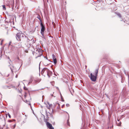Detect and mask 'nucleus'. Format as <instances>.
<instances>
[{"label": "nucleus", "instance_id": "obj_21", "mask_svg": "<svg viewBox=\"0 0 129 129\" xmlns=\"http://www.w3.org/2000/svg\"><path fill=\"white\" fill-rule=\"evenodd\" d=\"M21 36L22 37L24 38L25 37V36H26L24 34H22V33Z\"/></svg>", "mask_w": 129, "mask_h": 129}, {"label": "nucleus", "instance_id": "obj_43", "mask_svg": "<svg viewBox=\"0 0 129 129\" xmlns=\"http://www.w3.org/2000/svg\"><path fill=\"white\" fill-rule=\"evenodd\" d=\"M45 57V58H46V59H47V57Z\"/></svg>", "mask_w": 129, "mask_h": 129}, {"label": "nucleus", "instance_id": "obj_12", "mask_svg": "<svg viewBox=\"0 0 129 129\" xmlns=\"http://www.w3.org/2000/svg\"><path fill=\"white\" fill-rule=\"evenodd\" d=\"M28 37L29 39V41H32L33 39V41H34V39L31 36H29Z\"/></svg>", "mask_w": 129, "mask_h": 129}, {"label": "nucleus", "instance_id": "obj_23", "mask_svg": "<svg viewBox=\"0 0 129 129\" xmlns=\"http://www.w3.org/2000/svg\"><path fill=\"white\" fill-rule=\"evenodd\" d=\"M53 59L56 58L55 55L54 54H53L52 55Z\"/></svg>", "mask_w": 129, "mask_h": 129}, {"label": "nucleus", "instance_id": "obj_18", "mask_svg": "<svg viewBox=\"0 0 129 129\" xmlns=\"http://www.w3.org/2000/svg\"><path fill=\"white\" fill-rule=\"evenodd\" d=\"M67 125H68L69 126H70V123H69V119H68L67 120Z\"/></svg>", "mask_w": 129, "mask_h": 129}, {"label": "nucleus", "instance_id": "obj_11", "mask_svg": "<svg viewBox=\"0 0 129 129\" xmlns=\"http://www.w3.org/2000/svg\"><path fill=\"white\" fill-rule=\"evenodd\" d=\"M23 42L25 44L28 43V41L27 40L25 39V37L23 39Z\"/></svg>", "mask_w": 129, "mask_h": 129}, {"label": "nucleus", "instance_id": "obj_45", "mask_svg": "<svg viewBox=\"0 0 129 129\" xmlns=\"http://www.w3.org/2000/svg\"><path fill=\"white\" fill-rule=\"evenodd\" d=\"M117 121H119V119H117Z\"/></svg>", "mask_w": 129, "mask_h": 129}, {"label": "nucleus", "instance_id": "obj_32", "mask_svg": "<svg viewBox=\"0 0 129 129\" xmlns=\"http://www.w3.org/2000/svg\"><path fill=\"white\" fill-rule=\"evenodd\" d=\"M113 124L112 126H111L110 127V128L111 129L113 127Z\"/></svg>", "mask_w": 129, "mask_h": 129}, {"label": "nucleus", "instance_id": "obj_7", "mask_svg": "<svg viewBox=\"0 0 129 129\" xmlns=\"http://www.w3.org/2000/svg\"><path fill=\"white\" fill-rule=\"evenodd\" d=\"M52 72L49 70L48 71V73L47 74L46 76H47L49 78H50L51 76H52Z\"/></svg>", "mask_w": 129, "mask_h": 129}, {"label": "nucleus", "instance_id": "obj_1", "mask_svg": "<svg viewBox=\"0 0 129 129\" xmlns=\"http://www.w3.org/2000/svg\"><path fill=\"white\" fill-rule=\"evenodd\" d=\"M98 72V69L95 70L94 74L95 75L92 74V73H91L90 78L92 81L95 82L96 81Z\"/></svg>", "mask_w": 129, "mask_h": 129}, {"label": "nucleus", "instance_id": "obj_20", "mask_svg": "<svg viewBox=\"0 0 129 129\" xmlns=\"http://www.w3.org/2000/svg\"><path fill=\"white\" fill-rule=\"evenodd\" d=\"M7 86L5 85L3 86V88L4 89H6L7 88Z\"/></svg>", "mask_w": 129, "mask_h": 129}, {"label": "nucleus", "instance_id": "obj_2", "mask_svg": "<svg viewBox=\"0 0 129 129\" xmlns=\"http://www.w3.org/2000/svg\"><path fill=\"white\" fill-rule=\"evenodd\" d=\"M40 26L41 27V33L43 37H44V32L45 29V27L43 24L42 22H41Z\"/></svg>", "mask_w": 129, "mask_h": 129}, {"label": "nucleus", "instance_id": "obj_44", "mask_svg": "<svg viewBox=\"0 0 129 129\" xmlns=\"http://www.w3.org/2000/svg\"><path fill=\"white\" fill-rule=\"evenodd\" d=\"M8 58L9 59V60L10 59V58H9V57H8Z\"/></svg>", "mask_w": 129, "mask_h": 129}, {"label": "nucleus", "instance_id": "obj_25", "mask_svg": "<svg viewBox=\"0 0 129 129\" xmlns=\"http://www.w3.org/2000/svg\"><path fill=\"white\" fill-rule=\"evenodd\" d=\"M8 115L9 117L10 118H11V115H10V114L9 113H8Z\"/></svg>", "mask_w": 129, "mask_h": 129}, {"label": "nucleus", "instance_id": "obj_14", "mask_svg": "<svg viewBox=\"0 0 129 129\" xmlns=\"http://www.w3.org/2000/svg\"><path fill=\"white\" fill-rule=\"evenodd\" d=\"M25 101V102H26V103L27 102H28V101L27 100H26ZM28 102V103H27V104H28L29 105H30V107H31V108L32 109V107H31V104H30V102Z\"/></svg>", "mask_w": 129, "mask_h": 129}, {"label": "nucleus", "instance_id": "obj_37", "mask_svg": "<svg viewBox=\"0 0 129 129\" xmlns=\"http://www.w3.org/2000/svg\"><path fill=\"white\" fill-rule=\"evenodd\" d=\"M31 82H30H30L28 83V84H30L31 83Z\"/></svg>", "mask_w": 129, "mask_h": 129}, {"label": "nucleus", "instance_id": "obj_16", "mask_svg": "<svg viewBox=\"0 0 129 129\" xmlns=\"http://www.w3.org/2000/svg\"><path fill=\"white\" fill-rule=\"evenodd\" d=\"M60 95L61 96V101L62 102H64V101L63 100V97L61 95V93H60Z\"/></svg>", "mask_w": 129, "mask_h": 129}, {"label": "nucleus", "instance_id": "obj_38", "mask_svg": "<svg viewBox=\"0 0 129 129\" xmlns=\"http://www.w3.org/2000/svg\"><path fill=\"white\" fill-rule=\"evenodd\" d=\"M18 76L17 75H16L15 76L16 78H17V77Z\"/></svg>", "mask_w": 129, "mask_h": 129}, {"label": "nucleus", "instance_id": "obj_47", "mask_svg": "<svg viewBox=\"0 0 129 129\" xmlns=\"http://www.w3.org/2000/svg\"><path fill=\"white\" fill-rule=\"evenodd\" d=\"M49 37H51L52 38H53V37H52V36H51V37L49 36Z\"/></svg>", "mask_w": 129, "mask_h": 129}, {"label": "nucleus", "instance_id": "obj_6", "mask_svg": "<svg viewBox=\"0 0 129 129\" xmlns=\"http://www.w3.org/2000/svg\"><path fill=\"white\" fill-rule=\"evenodd\" d=\"M10 61H9V63L10 64V65L9 66V67H10V68L11 69V70L12 71V72H13V69L14 68V66L13 65H11V62L10 59Z\"/></svg>", "mask_w": 129, "mask_h": 129}, {"label": "nucleus", "instance_id": "obj_36", "mask_svg": "<svg viewBox=\"0 0 129 129\" xmlns=\"http://www.w3.org/2000/svg\"><path fill=\"white\" fill-rule=\"evenodd\" d=\"M64 105H62V106L61 107H62V108H63V106H64Z\"/></svg>", "mask_w": 129, "mask_h": 129}, {"label": "nucleus", "instance_id": "obj_39", "mask_svg": "<svg viewBox=\"0 0 129 129\" xmlns=\"http://www.w3.org/2000/svg\"><path fill=\"white\" fill-rule=\"evenodd\" d=\"M2 43H3L2 42H1V44H0L1 45H2Z\"/></svg>", "mask_w": 129, "mask_h": 129}, {"label": "nucleus", "instance_id": "obj_9", "mask_svg": "<svg viewBox=\"0 0 129 129\" xmlns=\"http://www.w3.org/2000/svg\"><path fill=\"white\" fill-rule=\"evenodd\" d=\"M53 110H52V113H50L49 112H48V113H46V114H47V116L48 115V114H49V115H50V117L51 118H52V119H53V115H52V113H53Z\"/></svg>", "mask_w": 129, "mask_h": 129}, {"label": "nucleus", "instance_id": "obj_51", "mask_svg": "<svg viewBox=\"0 0 129 129\" xmlns=\"http://www.w3.org/2000/svg\"><path fill=\"white\" fill-rule=\"evenodd\" d=\"M1 16H0V17H1Z\"/></svg>", "mask_w": 129, "mask_h": 129}, {"label": "nucleus", "instance_id": "obj_27", "mask_svg": "<svg viewBox=\"0 0 129 129\" xmlns=\"http://www.w3.org/2000/svg\"><path fill=\"white\" fill-rule=\"evenodd\" d=\"M121 122H120V123L118 125V126H120L121 125Z\"/></svg>", "mask_w": 129, "mask_h": 129}, {"label": "nucleus", "instance_id": "obj_15", "mask_svg": "<svg viewBox=\"0 0 129 129\" xmlns=\"http://www.w3.org/2000/svg\"><path fill=\"white\" fill-rule=\"evenodd\" d=\"M25 39L26 40H27L28 41V42H29V41H29V39L28 37H26V36H25Z\"/></svg>", "mask_w": 129, "mask_h": 129}, {"label": "nucleus", "instance_id": "obj_19", "mask_svg": "<svg viewBox=\"0 0 129 129\" xmlns=\"http://www.w3.org/2000/svg\"><path fill=\"white\" fill-rule=\"evenodd\" d=\"M17 59L18 60H20V61H21V65L20 66V67H21V66L22 65V60H20L19 59V57H18L17 58Z\"/></svg>", "mask_w": 129, "mask_h": 129}, {"label": "nucleus", "instance_id": "obj_29", "mask_svg": "<svg viewBox=\"0 0 129 129\" xmlns=\"http://www.w3.org/2000/svg\"><path fill=\"white\" fill-rule=\"evenodd\" d=\"M47 107V108L48 109H50V107L49 106V107Z\"/></svg>", "mask_w": 129, "mask_h": 129}, {"label": "nucleus", "instance_id": "obj_28", "mask_svg": "<svg viewBox=\"0 0 129 129\" xmlns=\"http://www.w3.org/2000/svg\"><path fill=\"white\" fill-rule=\"evenodd\" d=\"M24 89H25V90H27V89L26 88V87H24Z\"/></svg>", "mask_w": 129, "mask_h": 129}, {"label": "nucleus", "instance_id": "obj_48", "mask_svg": "<svg viewBox=\"0 0 129 129\" xmlns=\"http://www.w3.org/2000/svg\"><path fill=\"white\" fill-rule=\"evenodd\" d=\"M9 75V74H8V76H7V77Z\"/></svg>", "mask_w": 129, "mask_h": 129}, {"label": "nucleus", "instance_id": "obj_40", "mask_svg": "<svg viewBox=\"0 0 129 129\" xmlns=\"http://www.w3.org/2000/svg\"><path fill=\"white\" fill-rule=\"evenodd\" d=\"M51 96H53V94H51Z\"/></svg>", "mask_w": 129, "mask_h": 129}, {"label": "nucleus", "instance_id": "obj_30", "mask_svg": "<svg viewBox=\"0 0 129 129\" xmlns=\"http://www.w3.org/2000/svg\"><path fill=\"white\" fill-rule=\"evenodd\" d=\"M19 44V47H18L20 48V47H21V44L20 45V46H19V44Z\"/></svg>", "mask_w": 129, "mask_h": 129}, {"label": "nucleus", "instance_id": "obj_41", "mask_svg": "<svg viewBox=\"0 0 129 129\" xmlns=\"http://www.w3.org/2000/svg\"><path fill=\"white\" fill-rule=\"evenodd\" d=\"M40 63L39 64V69H40Z\"/></svg>", "mask_w": 129, "mask_h": 129}, {"label": "nucleus", "instance_id": "obj_49", "mask_svg": "<svg viewBox=\"0 0 129 129\" xmlns=\"http://www.w3.org/2000/svg\"><path fill=\"white\" fill-rule=\"evenodd\" d=\"M15 124L14 125V127H15Z\"/></svg>", "mask_w": 129, "mask_h": 129}, {"label": "nucleus", "instance_id": "obj_8", "mask_svg": "<svg viewBox=\"0 0 129 129\" xmlns=\"http://www.w3.org/2000/svg\"><path fill=\"white\" fill-rule=\"evenodd\" d=\"M37 51L38 52H40L41 53L40 54V55L38 56L37 57H40L41 56L42 54V50L41 48L38 49H37Z\"/></svg>", "mask_w": 129, "mask_h": 129}, {"label": "nucleus", "instance_id": "obj_31", "mask_svg": "<svg viewBox=\"0 0 129 129\" xmlns=\"http://www.w3.org/2000/svg\"><path fill=\"white\" fill-rule=\"evenodd\" d=\"M52 106V104H50V105H49V106L51 107Z\"/></svg>", "mask_w": 129, "mask_h": 129}, {"label": "nucleus", "instance_id": "obj_4", "mask_svg": "<svg viewBox=\"0 0 129 129\" xmlns=\"http://www.w3.org/2000/svg\"><path fill=\"white\" fill-rule=\"evenodd\" d=\"M22 34L21 32L18 33H17L16 36V40L18 41H21V36Z\"/></svg>", "mask_w": 129, "mask_h": 129}, {"label": "nucleus", "instance_id": "obj_13", "mask_svg": "<svg viewBox=\"0 0 129 129\" xmlns=\"http://www.w3.org/2000/svg\"><path fill=\"white\" fill-rule=\"evenodd\" d=\"M53 62L55 64L57 63V60L56 58L53 59Z\"/></svg>", "mask_w": 129, "mask_h": 129}, {"label": "nucleus", "instance_id": "obj_46", "mask_svg": "<svg viewBox=\"0 0 129 129\" xmlns=\"http://www.w3.org/2000/svg\"><path fill=\"white\" fill-rule=\"evenodd\" d=\"M123 19H122V20H121V21H123Z\"/></svg>", "mask_w": 129, "mask_h": 129}, {"label": "nucleus", "instance_id": "obj_10", "mask_svg": "<svg viewBox=\"0 0 129 129\" xmlns=\"http://www.w3.org/2000/svg\"><path fill=\"white\" fill-rule=\"evenodd\" d=\"M37 18L40 20L41 22H42V20L41 18V17L40 15H38L37 16Z\"/></svg>", "mask_w": 129, "mask_h": 129}, {"label": "nucleus", "instance_id": "obj_17", "mask_svg": "<svg viewBox=\"0 0 129 129\" xmlns=\"http://www.w3.org/2000/svg\"><path fill=\"white\" fill-rule=\"evenodd\" d=\"M117 15L120 18H121V16L120 13H117Z\"/></svg>", "mask_w": 129, "mask_h": 129}, {"label": "nucleus", "instance_id": "obj_35", "mask_svg": "<svg viewBox=\"0 0 129 129\" xmlns=\"http://www.w3.org/2000/svg\"><path fill=\"white\" fill-rule=\"evenodd\" d=\"M47 103L49 105H50V104L48 102H47Z\"/></svg>", "mask_w": 129, "mask_h": 129}, {"label": "nucleus", "instance_id": "obj_50", "mask_svg": "<svg viewBox=\"0 0 129 129\" xmlns=\"http://www.w3.org/2000/svg\"><path fill=\"white\" fill-rule=\"evenodd\" d=\"M124 22H125V21H123Z\"/></svg>", "mask_w": 129, "mask_h": 129}, {"label": "nucleus", "instance_id": "obj_24", "mask_svg": "<svg viewBox=\"0 0 129 129\" xmlns=\"http://www.w3.org/2000/svg\"><path fill=\"white\" fill-rule=\"evenodd\" d=\"M3 9L5 10L6 9V7L4 5L3 6Z\"/></svg>", "mask_w": 129, "mask_h": 129}, {"label": "nucleus", "instance_id": "obj_33", "mask_svg": "<svg viewBox=\"0 0 129 129\" xmlns=\"http://www.w3.org/2000/svg\"><path fill=\"white\" fill-rule=\"evenodd\" d=\"M4 41V40L3 39L1 41V42H2L3 43V42Z\"/></svg>", "mask_w": 129, "mask_h": 129}, {"label": "nucleus", "instance_id": "obj_26", "mask_svg": "<svg viewBox=\"0 0 129 129\" xmlns=\"http://www.w3.org/2000/svg\"><path fill=\"white\" fill-rule=\"evenodd\" d=\"M66 106L67 107H69L70 106L69 104H66Z\"/></svg>", "mask_w": 129, "mask_h": 129}, {"label": "nucleus", "instance_id": "obj_3", "mask_svg": "<svg viewBox=\"0 0 129 129\" xmlns=\"http://www.w3.org/2000/svg\"><path fill=\"white\" fill-rule=\"evenodd\" d=\"M49 70V69L46 68H43L41 71V74H43V75H44L45 76L47 74L48 72V73Z\"/></svg>", "mask_w": 129, "mask_h": 129}, {"label": "nucleus", "instance_id": "obj_22", "mask_svg": "<svg viewBox=\"0 0 129 129\" xmlns=\"http://www.w3.org/2000/svg\"><path fill=\"white\" fill-rule=\"evenodd\" d=\"M2 51L1 50L0 51V57H1L2 56Z\"/></svg>", "mask_w": 129, "mask_h": 129}, {"label": "nucleus", "instance_id": "obj_5", "mask_svg": "<svg viewBox=\"0 0 129 129\" xmlns=\"http://www.w3.org/2000/svg\"><path fill=\"white\" fill-rule=\"evenodd\" d=\"M46 125L48 128L50 129H54V127L52 126L51 124L49 122H46Z\"/></svg>", "mask_w": 129, "mask_h": 129}, {"label": "nucleus", "instance_id": "obj_34", "mask_svg": "<svg viewBox=\"0 0 129 129\" xmlns=\"http://www.w3.org/2000/svg\"><path fill=\"white\" fill-rule=\"evenodd\" d=\"M10 88V87H9V86H7V88Z\"/></svg>", "mask_w": 129, "mask_h": 129}, {"label": "nucleus", "instance_id": "obj_42", "mask_svg": "<svg viewBox=\"0 0 129 129\" xmlns=\"http://www.w3.org/2000/svg\"><path fill=\"white\" fill-rule=\"evenodd\" d=\"M25 116L26 117H27V116L26 115H25Z\"/></svg>", "mask_w": 129, "mask_h": 129}]
</instances>
